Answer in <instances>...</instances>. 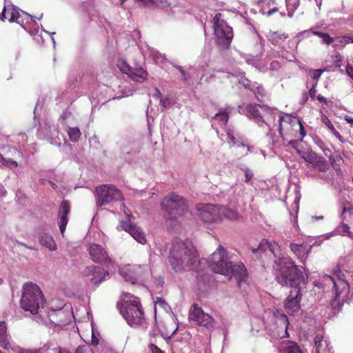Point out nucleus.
<instances>
[{"instance_id": "obj_1", "label": "nucleus", "mask_w": 353, "mask_h": 353, "mask_svg": "<svg viewBox=\"0 0 353 353\" xmlns=\"http://www.w3.org/2000/svg\"><path fill=\"white\" fill-rule=\"evenodd\" d=\"M303 266L296 265L289 256L278 257L273 264V274L275 281L281 286L290 287L292 290L286 299L284 306L290 315L298 312L301 308L302 299L301 284L307 281V275H304Z\"/></svg>"}, {"instance_id": "obj_2", "label": "nucleus", "mask_w": 353, "mask_h": 353, "mask_svg": "<svg viewBox=\"0 0 353 353\" xmlns=\"http://www.w3.org/2000/svg\"><path fill=\"white\" fill-rule=\"evenodd\" d=\"M168 261L175 272L190 270L199 262V254L192 243L175 239L169 250Z\"/></svg>"}, {"instance_id": "obj_3", "label": "nucleus", "mask_w": 353, "mask_h": 353, "mask_svg": "<svg viewBox=\"0 0 353 353\" xmlns=\"http://www.w3.org/2000/svg\"><path fill=\"white\" fill-rule=\"evenodd\" d=\"M117 307L130 326L144 323V310L139 297L128 294L125 298L117 303Z\"/></svg>"}, {"instance_id": "obj_4", "label": "nucleus", "mask_w": 353, "mask_h": 353, "mask_svg": "<svg viewBox=\"0 0 353 353\" xmlns=\"http://www.w3.org/2000/svg\"><path fill=\"white\" fill-rule=\"evenodd\" d=\"M44 305L43 294L39 287L32 283H28L23 286L21 307L32 314L39 313V309Z\"/></svg>"}, {"instance_id": "obj_5", "label": "nucleus", "mask_w": 353, "mask_h": 353, "mask_svg": "<svg viewBox=\"0 0 353 353\" xmlns=\"http://www.w3.org/2000/svg\"><path fill=\"white\" fill-rule=\"evenodd\" d=\"M161 205L162 210L166 213L167 219L170 220L178 219L188 209L185 199L174 192L165 196Z\"/></svg>"}, {"instance_id": "obj_6", "label": "nucleus", "mask_w": 353, "mask_h": 353, "mask_svg": "<svg viewBox=\"0 0 353 353\" xmlns=\"http://www.w3.org/2000/svg\"><path fill=\"white\" fill-rule=\"evenodd\" d=\"M279 134L283 141L286 139V137L297 138L300 136L302 139L305 135L303 125L297 117L285 114L279 117Z\"/></svg>"}, {"instance_id": "obj_7", "label": "nucleus", "mask_w": 353, "mask_h": 353, "mask_svg": "<svg viewBox=\"0 0 353 353\" xmlns=\"http://www.w3.org/2000/svg\"><path fill=\"white\" fill-rule=\"evenodd\" d=\"M214 34L217 38V43L222 49H228L233 38L232 28L222 19V14L218 12L214 19Z\"/></svg>"}, {"instance_id": "obj_8", "label": "nucleus", "mask_w": 353, "mask_h": 353, "mask_svg": "<svg viewBox=\"0 0 353 353\" xmlns=\"http://www.w3.org/2000/svg\"><path fill=\"white\" fill-rule=\"evenodd\" d=\"M232 263L225 249L222 245H219L212 254L208 261L209 267L214 272L223 275V274H228V268Z\"/></svg>"}, {"instance_id": "obj_9", "label": "nucleus", "mask_w": 353, "mask_h": 353, "mask_svg": "<svg viewBox=\"0 0 353 353\" xmlns=\"http://www.w3.org/2000/svg\"><path fill=\"white\" fill-rule=\"evenodd\" d=\"M97 205L102 207L114 201H122V192L115 186L103 184L96 188Z\"/></svg>"}, {"instance_id": "obj_10", "label": "nucleus", "mask_w": 353, "mask_h": 353, "mask_svg": "<svg viewBox=\"0 0 353 353\" xmlns=\"http://www.w3.org/2000/svg\"><path fill=\"white\" fill-rule=\"evenodd\" d=\"M149 273L148 265H128L121 271V274L127 281L135 283L143 279Z\"/></svg>"}, {"instance_id": "obj_11", "label": "nucleus", "mask_w": 353, "mask_h": 353, "mask_svg": "<svg viewBox=\"0 0 353 353\" xmlns=\"http://www.w3.org/2000/svg\"><path fill=\"white\" fill-rule=\"evenodd\" d=\"M326 281L334 285L335 301L340 300L341 296H345L349 292V283L345 279V274L339 270L333 276H327Z\"/></svg>"}, {"instance_id": "obj_12", "label": "nucleus", "mask_w": 353, "mask_h": 353, "mask_svg": "<svg viewBox=\"0 0 353 353\" xmlns=\"http://www.w3.org/2000/svg\"><path fill=\"white\" fill-rule=\"evenodd\" d=\"M189 319L196 325L206 327H212L213 318L205 313L203 309L196 303H194L189 311Z\"/></svg>"}, {"instance_id": "obj_13", "label": "nucleus", "mask_w": 353, "mask_h": 353, "mask_svg": "<svg viewBox=\"0 0 353 353\" xmlns=\"http://www.w3.org/2000/svg\"><path fill=\"white\" fill-rule=\"evenodd\" d=\"M301 157L307 163L311 165L313 169H316L322 172L329 170L330 165L326 159L315 152L309 151L304 152Z\"/></svg>"}, {"instance_id": "obj_14", "label": "nucleus", "mask_w": 353, "mask_h": 353, "mask_svg": "<svg viewBox=\"0 0 353 353\" xmlns=\"http://www.w3.org/2000/svg\"><path fill=\"white\" fill-rule=\"evenodd\" d=\"M90 259L97 263H110L111 259L109 257L105 248L97 243H92L87 248Z\"/></svg>"}, {"instance_id": "obj_15", "label": "nucleus", "mask_w": 353, "mask_h": 353, "mask_svg": "<svg viewBox=\"0 0 353 353\" xmlns=\"http://www.w3.org/2000/svg\"><path fill=\"white\" fill-rule=\"evenodd\" d=\"M224 276L231 279L234 277L239 285L247 280L248 276V270L242 262L236 263H232L228 268V274H223Z\"/></svg>"}, {"instance_id": "obj_16", "label": "nucleus", "mask_w": 353, "mask_h": 353, "mask_svg": "<svg viewBox=\"0 0 353 353\" xmlns=\"http://www.w3.org/2000/svg\"><path fill=\"white\" fill-rule=\"evenodd\" d=\"M199 217L206 223H212L219 221V207L212 204L205 205L200 210Z\"/></svg>"}, {"instance_id": "obj_17", "label": "nucleus", "mask_w": 353, "mask_h": 353, "mask_svg": "<svg viewBox=\"0 0 353 353\" xmlns=\"http://www.w3.org/2000/svg\"><path fill=\"white\" fill-rule=\"evenodd\" d=\"M128 221H121L120 226L125 231L128 232L136 241L141 244L146 243V239L144 233L142 232L137 226L132 224L130 217L132 214H127Z\"/></svg>"}, {"instance_id": "obj_18", "label": "nucleus", "mask_w": 353, "mask_h": 353, "mask_svg": "<svg viewBox=\"0 0 353 353\" xmlns=\"http://www.w3.org/2000/svg\"><path fill=\"white\" fill-rule=\"evenodd\" d=\"M123 73L127 74L129 77L137 82L142 83L148 79V73L143 68H132L124 63V68H121Z\"/></svg>"}, {"instance_id": "obj_19", "label": "nucleus", "mask_w": 353, "mask_h": 353, "mask_svg": "<svg viewBox=\"0 0 353 353\" xmlns=\"http://www.w3.org/2000/svg\"><path fill=\"white\" fill-rule=\"evenodd\" d=\"M290 248L291 251L295 254L296 258L299 259L300 263L305 265L308 254L312 250V246L308 245L307 243H290Z\"/></svg>"}, {"instance_id": "obj_20", "label": "nucleus", "mask_w": 353, "mask_h": 353, "mask_svg": "<svg viewBox=\"0 0 353 353\" xmlns=\"http://www.w3.org/2000/svg\"><path fill=\"white\" fill-rule=\"evenodd\" d=\"M239 108L248 117L254 119L256 122H263V116L261 114L260 110H266L264 107L258 104H248L246 105L240 106Z\"/></svg>"}, {"instance_id": "obj_21", "label": "nucleus", "mask_w": 353, "mask_h": 353, "mask_svg": "<svg viewBox=\"0 0 353 353\" xmlns=\"http://www.w3.org/2000/svg\"><path fill=\"white\" fill-rule=\"evenodd\" d=\"M280 353H303L297 343L290 340L283 341L279 347Z\"/></svg>"}, {"instance_id": "obj_22", "label": "nucleus", "mask_w": 353, "mask_h": 353, "mask_svg": "<svg viewBox=\"0 0 353 353\" xmlns=\"http://www.w3.org/2000/svg\"><path fill=\"white\" fill-rule=\"evenodd\" d=\"M289 38V34L281 30L270 31L268 36V40L274 46H279Z\"/></svg>"}, {"instance_id": "obj_23", "label": "nucleus", "mask_w": 353, "mask_h": 353, "mask_svg": "<svg viewBox=\"0 0 353 353\" xmlns=\"http://www.w3.org/2000/svg\"><path fill=\"white\" fill-rule=\"evenodd\" d=\"M278 248V244L271 243L268 240L263 239L261 241L256 249H253L252 252L254 254H261L269 250L276 256L275 250Z\"/></svg>"}, {"instance_id": "obj_24", "label": "nucleus", "mask_w": 353, "mask_h": 353, "mask_svg": "<svg viewBox=\"0 0 353 353\" xmlns=\"http://www.w3.org/2000/svg\"><path fill=\"white\" fill-rule=\"evenodd\" d=\"M0 346L7 350L11 348L10 336L8 334L6 323L4 321H0Z\"/></svg>"}, {"instance_id": "obj_25", "label": "nucleus", "mask_w": 353, "mask_h": 353, "mask_svg": "<svg viewBox=\"0 0 353 353\" xmlns=\"http://www.w3.org/2000/svg\"><path fill=\"white\" fill-rule=\"evenodd\" d=\"M211 120L214 121L220 127H225L228 123L229 112L225 108H220L218 112L212 117Z\"/></svg>"}, {"instance_id": "obj_26", "label": "nucleus", "mask_w": 353, "mask_h": 353, "mask_svg": "<svg viewBox=\"0 0 353 353\" xmlns=\"http://www.w3.org/2000/svg\"><path fill=\"white\" fill-rule=\"evenodd\" d=\"M309 33H312L313 35L320 37L322 39V43L327 46H329L334 42V38L329 34L315 30L313 28L301 32L300 34H308Z\"/></svg>"}, {"instance_id": "obj_27", "label": "nucleus", "mask_w": 353, "mask_h": 353, "mask_svg": "<svg viewBox=\"0 0 353 353\" xmlns=\"http://www.w3.org/2000/svg\"><path fill=\"white\" fill-rule=\"evenodd\" d=\"M40 243L48 248L50 250H55L57 249L56 243L52 237L47 233L42 232L39 235Z\"/></svg>"}, {"instance_id": "obj_28", "label": "nucleus", "mask_w": 353, "mask_h": 353, "mask_svg": "<svg viewBox=\"0 0 353 353\" xmlns=\"http://www.w3.org/2000/svg\"><path fill=\"white\" fill-rule=\"evenodd\" d=\"M219 214L220 220L223 218L232 221L239 219V215L235 210L228 208L225 206H219Z\"/></svg>"}, {"instance_id": "obj_29", "label": "nucleus", "mask_w": 353, "mask_h": 353, "mask_svg": "<svg viewBox=\"0 0 353 353\" xmlns=\"http://www.w3.org/2000/svg\"><path fill=\"white\" fill-rule=\"evenodd\" d=\"M321 121L339 141H341V143L345 142V139L341 135V134L335 129L334 125L332 124V121H330L327 116H326L325 114H322Z\"/></svg>"}, {"instance_id": "obj_30", "label": "nucleus", "mask_w": 353, "mask_h": 353, "mask_svg": "<svg viewBox=\"0 0 353 353\" xmlns=\"http://www.w3.org/2000/svg\"><path fill=\"white\" fill-rule=\"evenodd\" d=\"M250 152V147L244 143L237 145L235 149V154L239 159L247 156Z\"/></svg>"}, {"instance_id": "obj_31", "label": "nucleus", "mask_w": 353, "mask_h": 353, "mask_svg": "<svg viewBox=\"0 0 353 353\" xmlns=\"http://www.w3.org/2000/svg\"><path fill=\"white\" fill-rule=\"evenodd\" d=\"M95 270V272L90 278V281L93 284L98 285L103 280L104 270L100 267H97Z\"/></svg>"}, {"instance_id": "obj_32", "label": "nucleus", "mask_w": 353, "mask_h": 353, "mask_svg": "<svg viewBox=\"0 0 353 353\" xmlns=\"http://www.w3.org/2000/svg\"><path fill=\"white\" fill-rule=\"evenodd\" d=\"M68 134L69 136L70 140L72 142H77L81 136L80 130L78 128H71L69 127L68 130Z\"/></svg>"}, {"instance_id": "obj_33", "label": "nucleus", "mask_w": 353, "mask_h": 353, "mask_svg": "<svg viewBox=\"0 0 353 353\" xmlns=\"http://www.w3.org/2000/svg\"><path fill=\"white\" fill-rule=\"evenodd\" d=\"M58 219H59L58 225L59 227V230H60L61 234H63V233L65 231L66 225L68 222V216L58 214Z\"/></svg>"}, {"instance_id": "obj_34", "label": "nucleus", "mask_w": 353, "mask_h": 353, "mask_svg": "<svg viewBox=\"0 0 353 353\" xmlns=\"http://www.w3.org/2000/svg\"><path fill=\"white\" fill-rule=\"evenodd\" d=\"M299 0H286V7L288 15L292 16L294 11L299 7Z\"/></svg>"}, {"instance_id": "obj_35", "label": "nucleus", "mask_w": 353, "mask_h": 353, "mask_svg": "<svg viewBox=\"0 0 353 353\" xmlns=\"http://www.w3.org/2000/svg\"><path fill=\"white\" fill-rule=\"evenodd\" d=\"M70 211V203L68 201L63 200L59 207V214L62 215H68Z\"/></svg>"}, {"instance_id": "obj_36", "label": "nucleus", "mask_w": 353, "mask_h": 353, "mask_svg": "<svg viewBox=\"0 0 353 353\" xmlns=\"http://www.w3.org/2000/svg\"><path fill=\"white\" fill-rule=\"evenodd\" d=\"M342 214L345 213H349L350 214H353V204L347 201H343L341 203Z\"/></svg>"}, {"instance_id": "obj_37", "label": "nucleus", "mask_w": 353, "mask_h": 353, "mask_svg": "<svg viewBox=\"0 0 353 353\" xmlns=\"http://www.w3.org/2000/svg\"><path fill=\"white\" fill-rule=\"evenodd\" d=\"M20 16L21 15H20V13H19V10L17 8H16L15 6H12V8H11V17L9 19V21H10V22L17 21V20L19 19Z\"/></svg>"}, {"instance_id": "obj_38", "label": "nucleus", "mask_w": 353, "mask_h": 353, "mask_svg": "<svg viewBox=\"0 0 353 353\" xmlns=\"http://www.w3.org/2000/svg\"><path fill=\"white\" fill-rule=\"evenodd\" d=\"M324 345H327L325 341L321 340L315 341L316 353H323L325 352Z\"/></svg>"}, {"instance_id": "obj_39", "label": "nucleus", "mask_w": 353, "mask_h": 353, "mask_svg": "<svg viewBox=\"0 0 353 353\" xmlns=\"http://www.w3.org/2000/svg\"><path fill=\"white\" fill-rule=\"evenodd\" d=\"M97 268V267L94 265L88 266L83 270V273L86 276L92 277V274L95 272Z\"/></svg>"}, {"instance_id": "obj_40", "label": "nucleus", "mask_w": 353, "mask_h": 353, "mask_svg": "<svg viewBox=\"0 0 353 353\" xmlns=\"http://www.w3.org/2000/svg\"><path fill=\"white\" fill-rule=\"evenodd\" d=\"M242 170L243 171V172L245 174V182L249 183L251 181V179L253 178V173L249 168H247L242 169Z\"/></svg>"}, {"instance_id": "obj_41", "label": "nucleus", "mask_w": 353, "mask_h": 353, "mask_svg": "<svg viewBox=\"0 0 353 353\" xmlns=\"http://www.w3.org/2000/svg\"><path fill=\"white\" fill-rule=\"evenodd\" d=\"M75 353H93L91 349L87 345L79 346Z\"/></svg>"}, {"instance_id": "obj_42", "label": "nucleus", "mask_w": 353, "mask_h": 353, "mask_svg": "<svg viewBox=\"0 0 353 353\" xmlns=\"http://www.w3.org/2000/svg\"><path fill=\"white\" fill-rule=\"evenodd\" d=\"M341 232L352 239L353 234L351 232L350 228L347 224L343 223L341 225Z\"/></svg>"}, {"instance_id": "obj_43", "label": "nucleus", "mask_w": 353, "mask_h": 353, "mask_svg": "<svg viewBox=\"0 0 353 353\" xmlns=\"http://www.w3.org/2000/svg\"><path fill=\"white\" fill-rule=\"evenodd\" d=\"M148 348L152 353H165L164 351L161 350L159 347H158L156 345L153 343H150L148 345Z\"/></svg>"}, {"instance_id": "obj_44", "label": "nucleus", "mask_w": 353, "mask_h": 353, "mask_svg": "<svg viewBox=\"0 0 353 353\" xmlns=\"http://www.w3.org/2000/svg\"><path fill=\"white\" fill-rule=\"evenodd\" d=\"M339 39V42L343 45H345L352 42V38L348 36L339 37L337 38Z\"/></svg>"}, {"instance_id": "obj_45", "label": "nucleus", "mask_w": 353, "mask_h": 353, "mask_svg": "<svg viewBox=\"0 0 353 353\" xmlns=\"http://www.w3.org/2000/svg\"><path fill=\"white\" fill-rule=\"evenodd\" d=\"M179 72L181 74V76L183 77V80L186 82L188 79V72L183 70V67L180 66V65H175L174 66Z\"/></svg>"}, {"instance_id": "obj_46", "label": "nucleus", "mask_w": 353, "mask_h": 353, "mask_svg": "<svg viewBox=\"0 0 353 353\" xmlns=\"http://www.w3.org/2000/svg\"><path fill=\"white\" fill-rule=\"evenodd\" d=\"M323 72V70H313L312 74V78L314 80L318 81L320 79Z\"/></svg>"}, {"instance_id": "obj_47", "label": "nucleus", "mask_w": 353, "mask_h": 353, "mask_svg": "<svg viewBox=\"0 0 353 353\" xmlns=\"http://www.w3.org/2000/svg\"><path fill=\"white\" fill-rule=\"evenodd\" d=\"M227 135H228V137L229 139V143H232V146H235L236 143V138L234 137L232 131V130H228L227 132Z\"/></svg>"}, {"instance_id": "obj_48", "label": "nucleus", "mask_w": 353, "mask_h": 353, "mask_svg": "<svg viewBox=\"0 0 353 353\" xmlns=\"http://www.w3.org/2000/svg\"><path fill=\"white\" fill-rule=\"evenodd\" d=\"M316 83H314L312 85V88L310 89L309 92H308L309 96L310 97V98L312 100H314L316 97Z\"/></svg>"}, {"instance_id": "obj_49", "label": "nucleus", "mask_w": 353, "mask_h": 353, "mask_svg": "<svg viewBox=\"0 0 353 353\" xmlns=\"http://www.w3.org/2000/svg\"><path fill=\"white\" fill-rule=\"evenodd\" d=\"M316 99L320 103H323L325 105H328L330 103H332L331 101L327 100L326 98L321 96V94L316 96Z\"/></svg>"}, {"instance_id": "obj_50", "label": "nucleus", "mask_w": 353, "mask_h": 353, "mask_svg": "<svg viewBox=\"0 0 353 353\" xmlns=\"http://www.w3.org/2000/svg\"><path fill=\"white\" fill-rule=\"evenodd\" d=\"M4 165H6L7 167H9L10 168H15L18 166V163L15 161L7 159Z\"/></svg>"}, {"instance_id": "obj_51", "label": "nucleus", "mask_w": 353, "mask_h": 353, "mask_svg": "<svg viewBox=\"0 0 353 353\" xmlns=\"http://www.w3.org/2000/svg\"><path fill=\"white\" fill-rule=\"evenodd\" d=\"M346 73L353 80V67L350 64L346 66Z\"/></svg>"}, {"instance_id": "obj_52", "label": "nucleus", "mask_w": 353, "mask_h": 353, "mask_svg": "<svg viewBox=\"0 0 353 353\" xmlns=\"http://www.w3.org/2000/svg\"><path fill=\"white\" fill-rule=\"evenodd\" d=\"M288 145H290L292 148L296 149L297 147V145H298V141H297V140H294V139L290 140L288 141Z\"/></svg>"}, {"instance_id": "obj_53", "label": "nucleus", "mask_w": 353, "mask_h": 353, "mask_svg": "<svg viewBox=\"0 0 353 353\" xmlns=\"http://www.w3.org/2000/svg\"><path fill=\"white\" fill-rule=\"evenodd\" d=\"M344 119L345 121H347V123H350L351 126L353 128V118L348 115H345L344 117Z\"/></svg>"}, {"instance_id": "obj_54", "label": "nucleus", "mask_w": 353, "mask_h": 353, "mask_svg": "<svg viewBox=\"0 0 353 353\" xmlns=\"http://www.w3.org/2000/svg\"><path fill=\"white\" fill-rule=\"evenodd\" d=\"M6 9H7V8H6V6H4V8H3V10H2L1 13L0 14V19H1V21H4V20L6 19Z\"/></svg>"}, {"instance_id": "obj_55", "label": "nucleus", "mask_w": 353, "mask_h": 353, "mask_svg": "<svg viewBox=\"0 0 353 353\" xmlns=\"http://www.w3.org/2000/svg\"><path fill=\"white\" fill-rule=\"evenodd\" d=\"M20 353H39L38 350H24L21 351Z\"/></svg>"}, {"instance_id": "obj_56", "label": "nucleus", "mask_w": 353, "mask_h": 353, "mask_svg": "<svg viewBox=\"0 0 353 353\" xmlns=\"http://www.w3.org/2000/svg\"><path fill=\"white\" fill-rule=\"evenodd\" d=\"M278 12V8H274L270 10H269L267 13L268 16H271L272 14H273L274 13Z\"/></svg>"}, {"instance_id": "obj_57", "label": "nucleus", "mask_w": 353, "mask_h": 353, "mask_svg": "<svg viewBox=\"0 0 353 353\" xmlns=\"http://www.w3.org/2000/svg\"><path fill=\"white\" fill-rule=\"evenodd\" d=\"M6 160H7V159H6L3 157V155L0 153V162H1L3 165H5Z\"/></svg>"}, {"instance_id": "obj_58", "label": "nucleus", "mask_w": 353, "mask_h": 353, "mask_svg": "<svg viewBox=\"0 0 353 353\" xmlns=\"http://www.w3.org/2000/svg\"><path fill=\"white\" fill-rule=\"evenodd\" d=\"M63 311L60 310L57 312L56 315L59 317H61L63 314Z\"/></svg>"}, {"instance_id": "obj_59", "label": "nucleus", "mask_w": 353, "mask_h": 353, "mask_svg": "<svg viewBox=\"0 0 353 353\" xmlns=\"http://www.w3.org/2000/svg\"><path fill=\"white\" fill-rule=\"evenodd\" d=\"M321 340H323V336L317 335V336H316V337L314 339V342L316 341H321Z\"/></svg>"}, {"instance_id": "obj_60", "label": "nucleus", "mask_w": 353, "mask_h": 353, "mask_svg": "<svg viewBox=\"0 0 353 353\" xmlns=\"http://www.w3.org/2000/svg\"><path fill=\"white\" fill-rule=\"evenodd\" d=\"M329 159H330V162H331V164L333 165H334V163L335 162V159H334V158L332 155H330V156L329 157Z\"/></svg>"}, {"instance_id": "obj_61", "label": "nucleus", "mask_w": 353, "mask_h": 353, "mask_svg": "<svg viewBox=\"0 0 353 353\" xmlns=\"http://www.w3.org/2000/svg\"><path fill=\"white\" fill-rule=\"evenodd\" d=\"M59 353H70L69 351L59 348Z\"/></svg>"}, {"instance_id": "obj_62", "label": "nucleus", "mask_w": 353, "mask_h": 353, "mask_svg": "<svg viewBox=\"0 0 353 353\" xmlns=\"http://www.w3.org/2000/svg\"><path fill=\"white\" fill-rule=\"evenodd\" d=\"M50 184L52 187V188L56 189L57 188V185L52 181H50Z\"/></svg>"}, {"instance_id": "obj_63", "label": "nucleus", "mask_w": 353, "mask_h": 353, "mask_svg": "<svg viewBox=\"0 0 353 353\" xmlns=\"http://www.w3.org/2000/svg\"><path fill=\"white\" fill-rule=\"evenodd\" d=\"M316 5L320 7V6L321 5V3H322V0H316Z\"/></svg>"}, {"instance_id": "obj_64", "label": "nucleus", "mask_w": 353, "mask_h": 353, "mask_svg": "<svg viewBox=\"0 0 353 353\" xmlns=\"http://www.w3.org/2000/svg\"><path fill=\"white\" fill-rule=\"evenodd\" d=\"M303 97H304V100H305V101H307V99H308V94H307L306 92H305V93H304V96H303Z\"/></svg>"}]
</instances>
